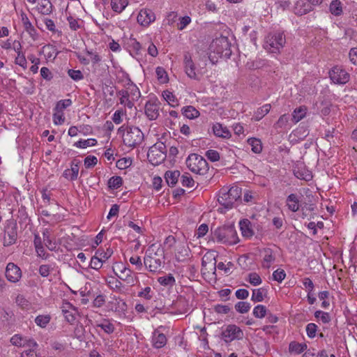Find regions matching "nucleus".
Returning <instances> with one entry per match:
<instances>
[{
  "instance_id": "nucleus-1",
  "label": "nucleus",
  "mask_w": 357,
  "mask_h": 357,
  "mask_svg": "<svg viewBox=\"0 0 357 357\" xmlns=\"http://www.w3.org/2000/svg\"><path fill=\"white\" fill-rule=\"evenodd\" d=\"M165 259L163 248L155 244H152L146 252L144 264L150 272L159 273L164 266Z\"/></svg>"
},
{
  "instance_id": "nucleus-2",
  "label": "nucleus",
  "mask_w": 357,
  "mask_h": 357,
  "mask_svg": "<svg viewBox=\"0 0 357 357\" xmlns=\"http://www.w3.org/2000/svg\"><path fill=\"white\" fill-rule=\"evenodd\" d=\"M118 132L122 133L123 144L128 147H135L144 139V134L135 126H122L119 128Z\"/></svg>"
},
{
  "instance_id": "nucleus-3",
  "label": "nucleus",
  "mask_w": 357,
  "mask_h": 357,
  "mask_svg": "<svg viewBox=\"0 0 357 357\" xmlns=\"http://www.w3.org/2000/svg\"><path fill=\"white\" fill-rule=\"evenodd\" d=\"M210 50L208 57L213 62L214 61L212 53L225 59H229L231 54V44L228 38L225 36H220L213 40L210 45Z\"/></svg>"
},
{
  "instance_id": "nucleus-4",
  "label": "nucleus",
  "mask_w": 357,
  "mask_h": 357,
  "mask_svg": "<svg viewBox=\"0 0 357 357\" xmlns=\"http://www.w3.org/2000/svg\"><path fill=\"white\" fill-rule=\"evenodd\" d=\"M241 196V189L238 187H231L229 189L222 188L220 192L218 201L225 209L227 210L233 207Z\"/></svg>"
},
{
  "instance_id": "nucleus-5",
  "label": "nucleus",
  "mask_w": 357,
  "mask_h": 357,
  "mask_svg": "<svg viewBox=\"0 0 357 357\" xmlns=\"http://www.w3.org/2000/svg\"><path fill=\"white\" fill-rule=\"evenodd\" d=\"M186 165L189 169L195 174L204 175L208 171L207 161L201 155L192 153L186 160Z\"/></svg>"
},
{
  "instance_id": "nucleus-6",
  "label": "nucleus",
  "mask_w": 357,
  "mask_h": 357,
  "mask_svg": "<svg viewBox=\"0 0 357 357\" xmlns=\"http://www.w3.org/2000/svg\"><path fill=\"white\" fill-rule=\"evenodd\" d=\"M213 238L218 242L234 244L237 242L238 236L234 228L231 226H224L217 228L213 232Z\"/></svg>"
},
{
  "instance_id": "nucleus-7",
  "label": "nucleus",
  "mask_w": 357,
  "mask_h": 357,
  "mask_svg": "<svg viewBox=\"0 0 357 357\" xmlns=\"http://www.w3.org/2000/svg\"><path fill=\"white\" fill-rule=\"evenodd\" d=\"M166 146L162 142H157L149 148L147 158L153 165L162 163L166 158Z\"/></svg>"
},
{
  "instance_id": "nucleus-8",
  "label": "nucleus",
  "mask_w": 357,
  "mask_h": 357,
  "mask_svg": "<svg viewBox=\"0 0 357 357\" xmlns=\"http://www.w3.org/2000/svg\"><path fill=\"white\" fill-rule=\"evenodd\" d=\"M286 43L283 33L275 32L270 33L265 41L264 47L269 52L276 53L282 48Z\"/></svg>"
},
{
  "instance_id": "nucleus-9",
  "label": "nucleus",
  "mask_w": 357,
  "mask_h": 357,
  "mask_svg": "<svg viewBox=\"0 0 357 357\" xmlns=\"http://www.w3.org/2000/svg\"><path fill=\"white\" fill-rule=\"evenodd\" d=\"M72 105L70 99L58 101L54 108L53 122L55 125H61L65 122L64 110Z\"/></svg>"
},
{
  "instance_id": "nucleus-10",
  "label": "nucleus",
  "mask_w": 357,
  "mask_h": 357,
  "mask_svg": "<svg viewBox=\"0 0 357 357\" xmlns=\"http://www.w3.org/2000/svg\"><path fill=\"white\" fill-rule=\"evenodd\" d=\"M222 338L226 342H231L234 340H240L243 336L241 329L234 324H229L222 331Z\"/></svg>"
},
{
  "instance_id": "nucleus-11",
  "label": "nucleus",
  "mask_w": 357,
  "mask_h": 357,
  "mask_svg": "<svg viewBox=\"0 0 357 357\" xmlns=\"http://www.w3.org/2000/svg\"><path fill=\"white\" fill-rule=\"evenodd\" d=\"M160 102L156 98H150L145 104L144 110L146 117L151 120H155L160 114Z\"/></svg>"
},
{
  "instance_id": "nucleus-12",
  "label": "nucleus",
  "mask_w": 357,
  "mask_h": 357,
  "mask_svg": "<svg viewBox=\"0 0 357 357\" xmlns=\"http://www.w3.org/2000/svg\"><path fill=\"white\" fill-rule=\"evenodd\" d=\"M329 76L333 82L338 84H344L350 79L349 74L345 70L338 66H335L330 70Z\"/></svg>"
},
{
  "instance_id": "nucleus-13",
  "label": "nucleus",
  "mask_w": 357,
  "mask_h": 357,
  "mask_svg": "<svg viewBox=\"0 0 357 357\" xmlns=\"http://www.w3.org/2000/svg\"><path fill=\"white\" fill-rule=\"evenodd\" d=\"M17 225L13 222H8L4 231L3 245L10 246L14 244L17 238Z\"/></svg>"
},
{
  "instance_id": "nucleus-14",
  "label": "nucleus",
  "mask_w": 357,
  "mask_h": 357,
  "mask_svg": "<svg viewBox=\"0 0 357 357\" xmlns=\"http://www.w3.org/2000/svg\"><path fill=\"white\" fill-rule=\"evenodd\" d=\"M119 273L114 272V274L119 278V280L125 282L129 286L135 285L137 280V278L132 274V271L126 266L121 265Z\"/></svg>"
},
{
  "instance_id": "nucleus-15",
  "label": "nucleus",
  "mask_w": 357,
  "mask_h": 357,
  "mask_svg": "<svg viewBox=\"0 0 357 357\" xmlns=\"http://www.w3.org/2000/svg\"><path fill=\"white\" fill-rule=\"evenodd\" d=\"M5 275L8 281L15 283L20 280L22 271L16 264L10 262L6 266Z\"/></svg>"
},
{
  "instance_id": "nucleus-16",
  "label": "nucleus",
  "mask_w": 357,
  "mask_h": 357,
  "mask_svg": "<svg viewBox=\"0 0 357 357\" xmlns=\"http://www.w3.org/2000/svg\"><path fill=\"white\" fill-rule=\"evenodd\" d=\"M155 20V14L150 9H142L137 15L138 23L144 26H148Z\"/></svg>"
},
{
  "instance_id": "nucleus-17",
  "label": "nucleus",
  "mask_w": 357,
  "mask_h": 357,
  "mask_svg": "<svg viewBox=\"0 0 357 357\" xmlns=\"http://www.w3.org/2000/svg\"><path fill=\"white\" fill-rule=\"evenodd\" d=\"M261 253L263 257L262 267L268 269L276 259L275 253L269 248H264Z\"/></svg>"
},
{
  "instance_id": "nucleus-18",
  "label": "nucleus",
  "mask_w": 357,
  "mask_h": 357,
  "mask_svg": "<svg viewBox=\"0 0 357 357\" xmlns=\"http://www.w3.org/2000/svg\"><path fill=\"white\" fill-rule=\"evenodd\" d=\"M184 65L187 75L191 79H197L195 64L192 60L190 54L188 52H186L184 54Z\"/></svg>"
},
{
  "instance_id": "nucleus-19",
  "label": "nucleus",
  "mask_w": 357,
  "mask_h": 357,
  "mask_svg": "<svg viewBox=\"0 0 357 357\" xmlns=\"http://www.w3.org/2000/svg\"><path fill=\"white\" fill-rule=\"evenodd\" d=\"M162 328L160 326L159 328L155 330L153 333L152 337V343L153 346L156 349H160L167 344V337L166 336L161 332H160V328Z\"/></svg>"
},
{
  "instance_id": "nucleus-20",
  "label": "nucleus",
  "mask_w": 357,
  "mask_h": 357,
  "mask_svg": "<svg viewBox=\"0 0 357 357\" xmlns=\"http://www.w3.org/2000/svg\"><path fill=\"white\" fill-rule=\"evenodd\" d=\"M10 342L17 347H37L38 344L33 340H29L23 338L19 335L13 336L10 339Z\"/></svg>"
},
{
  "instance_id": "nucleus-21",
  "label": "nucleus",
  "mask_w": 357,
  "mask_h": 357,
  "mask_svg": "<svg viewBox=\"0 0 357 357\" xmlns=\"http://www.w3.org/2000/svg\"><path fill=\"white\" fill-rule=\"evenodd\" d=\"M300 199L296 194H290L286 199V204L288 209L292 212H296L300 208Z\"/></svg>"
},
{
  "instance_id": "nucleus-22",
  "label": "nucleus",
  "mask_w": 357,
  "mask_h": 357,
  "mask_svg": "<svg viewBox=\"0 0 357 357\" xmlns=\"http://www.w3.org/2000/svg\"><path fill=\"white\" fill-rule=\"evenodd\" d=\"M22 21L23 23L25 31L30 35V36L36 40L37 38V31L35 29L31 22L29 21L26 15L24 13L21 14Z\"/></svg>"
},
{
  "instance_id": "nucleus-23",
  "label": "nucleus",
  "mask_w": 357,
  "mask_h": 357,
  "mask_svg": "<svg viewBox=\"0 0 357 357\" xmlns=\"http://www.w3.org/2000/svg\"><path fill=\"white\" fill-rule=\"evenodd\" d=\"M312 6L308 2L301 0L296 2L294 13L296 15H303L312 10Z\"/></svg>"
},
{
  "instance_id": "nucleus-24",
  "label": "nucleus",
  "mask_w": 357,
  "mask_h": 357,
  "mask_svg": "<svg viewBox=\"0 0 357 357\" xmlns=\"http://www.w3.org/2000/svg\"><path fill=\"white\" fill-rule=\"evenodd\" d=\"M21 45L19 42L14 43V49L17 53V56L15 58V63L22 67L24 69L26 68V59L24 55V54L21 52Z\"/></svg>"
},
{
  "instance_id": "nucleus-25",
  "label": "nucleus",
  "mask_w": 357,
  "mask_h": 357,
  "mask_svg": "<svg viewBox=\"0 0 357 357\" xmlns=\"http://www.w3.org/2000/svg\"><path fill=\"white\" fill-rule=\"evenodd\" d=\"M239 225L242 235L244 237L250 238L254 235V231L252 229V225L250 220H248V219L241 220L239 222Z\"/></svg>"
},
{
  "instance_id": "nucleus-26",
  "label": "nucleus",
  "mask_w": 357,
  "mask_h": 357,
  "mask_svg": "<svg viewBox=\"0 0 357 357\" xmlns=\"http://www.w3.org/2000/svg\"><path fill=\"white\" fill-rule=\"evenodd\" d=\"M180 174V172L178 170L167 171L165 178L167 185L170 187H174L178 182Z\"/></svg>"
},
{
  "instance_id": "nucleus-27",
  "label": "nucleus",
  "mask_w": 357,
  "mask_h": 357,
  "mask_svg": "<svg viewBox=\"0 0 357 357\" xmlns=\"http://www.w3.org/2000/svg\"><path fill=\"white\" fill-rule=\"evenodd\" d=\"M108 287L116 293L123 292V285L122 282L114 277H110L107 281Z\"/></svg>"
},
{
  "instance_id": "nucleus-28",
  "label": "nucleus",
  "mask_w": 357,
  "mask_h": 357,
  "mask_svg": "<svg viewBox=\"0 0 357 357\" xmlns=\"http://www.w3.org/2000/svg\"><path fill=\"white\" fill-rule=\"evenodd\" d=\"M294 174L298 178L305 181H310L312 178L310 171L300 167L294 169Z\"/></svg>"
},
{
  "instance_id": "nucleus-29",
  "label": "nucleus",
  "mask_w": 357,
  "mask_h": 357,
  "mask_svg": "<svg viewBox=\"0 0 357 357\" xmlns=\"http://www.w3.org/2000/svg\"><path fill=\"white\" fill-rule=\"evenodd\" d=\"M213 131L214 135L217 137L229 138L230 136V132L229 130L227 128H223L220 123H215L213 125Z\"/></svg>"
},
{
  "instance_id": "nucleus-30",
  "label": "nucleus",
  "mask_w": 357,
  "mask_h": 357,
  "mask_svg": "<svg viewBox=\"0 0 357 357\" xmlns=\"http://www.w3.org/2000/svg\"><path fill=\"white\" fill-rule=\"evenodd\" d=\"M52 5L50 0H38V9L43 15H49L52 11Z\"/></svg>"
},
{
  "instance_id": "nucleus-31",
  "label": "nucleus",
  "mask_w": 357,
  "mask_h": 357,
  "mask_svg": "<svg viewBox=\"0 0 357 357\" xmlns=\"http://www.w3.org/2000/svg\"><path fill=\"white\" fill-rule=\"evenodd\" d=\"M271 108L270 104H266L259 107L254 114L253 118L255 121H260L265 115H266Z\"/></svg>"
},
{
  "instance_id": "nucleus-32",
  "label": "nucleus",
  "mask_w": 357,
  "mask_h": 357,
  "mask_svg": "<svg viewBox=\"0 0 357 357\" xmlns=\"http://www.w3.org/2000/svg\"><path fill=\"white\" fill-rule=\"evenodd\" d=\"M329 10L331 14L340 16L342 13V3L340 0H333L330 4Z\"/></svg>"
},
{
  "instance_id": "nucleus-33",
  "label": "nucleus",
  "mask_w": 357,
  "mask_h": 357,
  "mask_svg": "<svg viewBox=\"0 0 357 357\" xmlns=\"http://www.w3.org/2000/svg\"><path fill=\"white\" fill-rule=\"evenodd\" d=\"M79 166L77 165H72L71 168L66 169L63 172V176L71 181L76 180L78 176Z\"/></svg>"
},
{
  "instance_id": "nucleus-34",
  "label": "nucleus",
  "mask_w": 357,
  "mask_h": 357,
  "mask_svg": "<svg viewBox=\"0 0 357 357\" xmlns=\"http://www.w3.org/2000/svg\"><path fill=\"white\" fill-rule=\"evenodd\" d=\"M182 114L189 119H194L199 115V112L192 106L183 107Z\"/></svg>"
},
{
  "instance_id": "nucleus-35",
  "label": "nucleus",
  "mask_w": 357,
  "mask_h": 357,
  "mask_svg": "<svg viewBox=\"0 0 357 357\" xmlns=\"http://www.w3.org/2000/svg\"><path fill=\"white\" fill-rule=\"evenodd\" d=\"M307 108L305 107H299L294 109L292 114V121L296 123L303 119L306 114Z\"/></svg>"
},
{
  "instance_id": "nucleus-36",
  "label": "nucleus",
  "mask_w": 357,
  "mask_h": 357,
  "mask_svg": "<svg viewBox=\"0 0 357 357\" xmlns=\"http://www.w3.org/2000/svg\"><path fill=\"white\" fill-rule=\"evenodd\" d=\"M128 5L126 0H111L112 10L116 13H121Z\"/></svg>"
},
{
  "instance_id": "nucleus-37",
  "label": "nucleus",
  "mask_w": 357,
  "mask_h": 357,
  "mask_svg": "<svg viewBox=\"0 0 357 357\" xmlns=\"http://www.w3.org/2000/svg\"><path fill=\"white\" fill-rule=\"evenodd\" d=\"M162 97L171 107L178 105V100L176 96L169 91L166 90L162 92Z\"/></svg>"
},
{
  "instance_id": "nucleus-38",
  "label": "nucleus",
  "mask_w": 357,
  "mask_h": 357,
  "mask_svg": "<svg viewBox=\"0 0 357 357\" xmlns=\"http://www.w3.org/2000/svg\"><path fill=\"white\" fill-rule=\"evenodd\" d=\"M158 282L162 286L173 287L176 284V280L172 274H168L165 276L159 277Z\"/></svg>"
},
{
  "instance_id": "nucleus-39",
  "label": "nucleus",
  "mask_w": 357,
  "mask_h": 357,
  "mask_svg": "<svg viewBox=\"0 0 357 357\" xmlns=\"http://www.w3.org/2000/svg\"><path fill=\"white\" fill-rule=\"evenodd\" d=\"M43 241L45 243V246L51 251H54L56 250V242L54 241L50 238V234L49 231L45 230L43 232Z\"/></svg>"
},
{
  "instance_id": "nucleus-40",
  "label": "nucleus",
  "mask_w": 357,
  "mask_h": 357,
  "mask_svg": "<svg viewBox=\"0 0 357 357\" xmlns=\"http://www.w3.org/2000/svg\"><path fill=\"white\" fill-rule=\"evenodd\" d=\"M248 144L252 147V151L255 153H259L262 151V144L259 139L250 138L248 139Z\"/></svg>"
},
{
  "instance_id": "nucleus-41",
  "label": "nucleus",
  "mask_w": 357,
  "mask_h": 357,
  "mask_svg": "<svg viewBox=\"0 0 357 357\" xmlns=\"http://www.w3.org/2000/svg\"><path fill=\"white\" fill-rule=\"evenodd\" d=\"M96 327L100 328L106 333L111 334L114 331V326L107 319H104L102 323H96Z\"/></svg>"
},
{
  "instance_id": "nucleus-42",
  "label": "nucleus",
  "mask_w": 357,
  "mask_h": 357,
  "mask_svg": "<svg viewBox=\"0 0 357 357\" xmlns=\"http://www.w3.org/2000/svg\"><path fill=\"white\" fill-rule=\"evenodd\" d=\"M97 144L96 139H80L74 144L77 148L85 149L88 146H93Z\"/></svg>"
},
{
  "instance_id": "nucleus-43",
  "label": "nucleus",
  "mask_w": 357,
  "mask_h": 357,
  "mask_svg": "<svg viewBox=\"0 0 357 357\" xmlns=\"http://www.w3.org/2000/svg\"><path fill=\"white\" fill-rule=\"evenodd\" d=\"M210 263H211V266H213V268L211 269L213 270L214 271H215L216 261H215V257H212L211 255H210V254L205 255L202 258V270L204 268H205L206 270L207 269L206 266H207L208 264H210Z\"/></svg>"
},
{
  "instance_id": "nucleus-44",
  "label": "nucleus",
  "mask_w": 357,
  "mask_h": 357,
  "mask_svg": "<svg viewBox=\"0 0 357 357\" xmlns=\"http://www.w3.org/2000/svg\"><path fill=\"white\" fill-rule=\"evenodd\" d=\"M265 289L259 288L252 290L251 300L254 302H261L264 299Z\"/></svg>"
},
{
  "instance_id": "nucleus-45",
  "label": "nucleus",
  "mask_w": 357,
  "mask_h": 357,
  "mask_svg": "<svg viewBox=\"0 0 357 357\" xmlns=\"http://www.w3.org/2000/svg\"><path fill=\"white\" fill-rule=\"evenodd\" d=\"M306 348L307 345L305 344H300L294 342H291L289 347L290 352H294L297 354L302 353Z\"/></svg>"
},
{
  "instance_id": "nucleus-46",
  "label": "nucleus",
  "mask_w": 357,
  "mask_h": 357,
  "mask_svg": "<svg viewBox=\"0 0 357 357\" xmlns=\"http://www.w3.org/2000/svg\"><path fill=\"white\" fill-rule=\"evenodd\" d=\"M267 314V309L263 305H258L253 310V315L256 318L262 319Z\"/></svg>"
},
{
  "instance_id": "nucleus-47",
  "label": "nucleus",
  "mask_w": 357,
  "mask_h": 357,
  "mask_svg": "<svg viewBox=\"0 0 357 357\" xmlns=\"http://www.w3.org/2000/svg\"><path fill=\"white\" fill-rule=\"evenodd\" d=\"M251 307L249 303L245 301H239L235 305L236 310L241 314L248 312Z\"/></svg>"
},
{
  "instance_id": "nucleus-48",
  "label": "nucleus",
  "mask_w": 357,
  "mask_h": 357,
  "mask_svg": "<svg viewBox=\"0 0 357 357\" xmlns=\"http://www.w3.org/2000/svg\"><path fill=\"white\" fill-rule=\"evenodd\" d=\"M123 179L121 176H112L109 179L108 185L110 188L117 189L122 185Z\"/></svg>"
},
{
  "instance_id": "nucleus-49",
  "label": "nucleus",
  "mask_w": 357,
  "mask_h": 357,
  "mask_svg": "<svg viewBox=\"0 0 357 357\" xmlns=\"http://www.w3.org/2000/svg\"><path fill=\"white\" fill-rule=\"evenodd\" d=\"M314 317L320 319L324 324H327L331 321V316L329 313L323 312L321 310H317L314 312Z\"/></svg>"
},
{
  "instance_id": "nucleus-50",
  "label": "nucleus",
  "mask_w": 357,
  "mask_h": 357,
  "mask_svg": "<svg viewBox=\"0 0 357 357\" xmlns=\"http://www.w3.org/2000/svg\"><path fill=\"white\" fill-rule=\"evenodd\" d=\"M181 183L183 186L192 188L194 186L195 181L188 173H185L181 176Z\"/></svg>"
},
{
  "instance_id": "nucleus-51",
  "label": "nucleus",
  "mask_w": 357,
  "mask_h": 357,
  "mask_svg": "<svg viewBox=\"0 0 357 357\" xmlns=\"http://www.w3.org/2000/svg\"><path fill=\"white\" fill-rule=\"evenodd\" d=\"M50 321V317L49 315H38L35 319L36 324L42 328H45Z\"/></svg>"
},
{
  "instance_id": "nucleus-52",
  "label": "nucleus",
  "mask_w": 357,
  "mask_h": 357,
  "mask_svg": "<svg viewBox=\"0 0 357 357\" xmlns=\"http://www.w3.org/2000/svg\"><path fill=\"white\" fill-rule=\"evenodd\" d=\"M155 73L158 77V80L160 82L165 83L168 80V77L167 72L162 67L156 68Z\"/></svg>"
},
{
  "instance_id": "nucleus-53",
  "label": "nucleus",
  "mask_w": 357,
  "mask_h": 357,
  "mask_svg": "<svg viewBox=\"0 0 357 357\" xmlns=\"http://www.w3.org/2000/svg\"><path fill=\"white\" fill-rule=\"evenodd\" d=\"M112 254L113 251L110 248L107 249L106 251L98 250L96 252V255H97L103 262L107 260Z\"/></svg>"
},
{
  "instance_id": "nucleus-54",
  "label": "nucleus",
  "mask_w": 357,
  "mask_h": 357,
  "mask_svg": "<svg viewBox=\"0 0 357 357\" xmlns=\"http://www.w3.org/2000/svg\"><path fill=\"white\" fill-rule=\"evenodd\" d=\"M102 263L103 261L97 255L95 254V255L91 259L90 267L91 268L98 270L102 267Z\"/></svg>"
},
{
  "instance_id": "nucleus-55",
  "label": "nucleus",
  "mask_w": 357,
  "mask_h": 357,
  "mask_svg": "<svg viewBox=\"0 0 357 357\" xmlns=\"http://www.w3.org/2000/svg\"><path fill=\"white\" fill-rule=\"evenodd\" d=\"M317 328V326L314 323H310L306 326L307 335L310 338H313L316 336Z\"/></svg>"
},
{
  "instance_id": "nucleus-56",
  "label": "nucleus",
  "mask_w": 357,
  "mask_h": 357,
  "mask_svg": "<svg viewBox=\"0 0 357 357\" xmlns=\"http://www.w3.org/2000/svg\"><path fill=\"white\" fill-rule=\"evenodd\" d=\"M248 278L249 282L254 286L259 285L262 282L260 276L257 273H250Z\"/></svg>"
},
{
  "instance_id": "nucleus-57",
  "label": "nucleus",
  "mask_w": 357,
  "mask_h": 357,
  "mask_svg": "<svg viewBox=\"0 0 357 357\" xmlns=\"http://www.w3.org/2000/svg\"><path fill=\"white\" fill-rule=\"evenodd\" d=\"M68 74L75 81H79L84 78L82 73L78 70L70 69L68 71Z\"/></svg>"
},
{
  "instance_id": "nucleus-58",
  "label": "nucleus",
  "mask_w": 357,
  "mask_h": 357,
  "mask_svg": "<svg viewBox=\"0 0 357 357\" xmlns=\"http://www.w3.org/2000/svg\"><path fill=\"white\" fill-rule=\"evenodd\" d=\"M206 157L211 162L218 161L220 159L219 153L215 150H208L205 153Z\"/></svg>"
},
{
  "instance_id": "nucleus-59",
  "label": "nucleus",
  "mask_w": 357,
  "mask_h": 357,
  "mask_svg": "<svg viewBox=\"0 0 357 357\" xmlns=\"http://www.w3.org/2000/svg\"><path fill=\"white\" fill-rule=\"evenodd\" d=\"M289 121V116L287 114L282 115L278 121L275 123L274 126L276 128H282L287 126Z\"/></svg>"
},
{
  "instance_id": "nucleus-60",
  "label": "nucleus",
  "mask_w": 357,
  "mask_h": 357,
  "mask_svg": "<svg viewBox=\"0 0 357 357\" xmlns=\"http://www.w3.org/2000/svg\"><path fill=\"white\" fill-rule=\"evenodd\" d=\"M132 164V160L130 158H121L116 162V167L119 169H126L130 167Z\"/></svg>"
},
{
  "instance_id": "nucleus-61",
  "label": "nucleus",
  "mask_w": 357,
  "mask_h": 357,
  "mask_svg": "<svg viewBox=\"0 0 357 357\" xmlns=\"http://www.w3.org/2000/svg\"><path fill=\"white\" fill-rule=\"evenodd\" d=\"M52 270H53V268H52L50 265L43 264L40 266L38 271L42 277L46 278L50 275V273Z\"/></svg>"
},
{
  "instance_id": "nucleus-62",
  "label": "nucleus",
  "mask_w": 357,
  "mask_h": 357,
  "mask_svg": "<svg viewBox=\"0 0 357 357\" xmlns=\"http://www.w3.org/2000/svg\"><path fill=\"white\" fill-rule=\"evenodd\" d=\"M98 159L96 156L89 155L84 159V165L86 168H91L97 164Z\"/></svg>"
},
{
  "instance_id": "nucleus-63",
  "label": "nucleus",
  "mask_w": 357,
  "mask_h": 357,
  "mask_svg": "<svg viewBox=\"0 0 357 357\" xmlns=\"http://www.w3.org/2000/svg\"><path fill=\"white\" fill-rule=\"evenodd\" d=\"M285 276L286 273L284 271L280 268L275 271L273 273V280L279 282H281L285 278Z\"/></svg>"
},
{
  "instance_id": "nucleus-64",
  "label": "nucleus",
  "mask_w": 357,
  "mask_h": 357,
  "mask_svg": "<svg viewBox=\"0 0 357 357\" xmlns=\"http://www.w3.org/2000/svg\"><path fill=\"white\" fill-rule=\"evenodd\" d=\"M350 61L355 66H357V47H353L349 53Z\"/></svg>"
}]
</instances>
